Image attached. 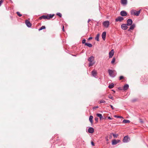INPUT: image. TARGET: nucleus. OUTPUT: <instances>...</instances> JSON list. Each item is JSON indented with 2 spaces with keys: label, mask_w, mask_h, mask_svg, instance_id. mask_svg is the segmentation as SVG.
<instances>
[{
  "label": "nucleus",
  "mask_w": 148,
  "mask_h": 148,
  "mask_svg": "<svg viewBox=\"0 0 148 148\" xmlns=\"http://www.w3.org/2000/svg\"><path fill=\"white\" fill-rule=\"evenodd\" d=\"M121 3L124 5H126L127 4V0H121Z\"/></svg>",
  "instance_id": "2eb2a0df"
},
{
  "label": "nucleus",
  "mask_w": 148,
  "mask_h": 148,
  "mask_svg": "<svg viewBox=\"0 0 148 148\" xmlns=\"http://www.w3.org/2000/svg\"><path fill=\"white\" fill-rule=\"evenodd\" d=\"M92 37H89V38H88V40H91V39H92Z\"/></svg>",
  "instance_id": "a19ab883"
},
{
  "label": "nucleus",
  "mask_w": 148,
  "mask_h": 148,
  "mask_svg": "<svg viewBox=\"0 0 148 148\" xmlns=\"http://www.w3.org/2000/svg\"><path fill=\"white\" fill-rule=\"evenodd\" d=\"M105 102H106V101H105L104 100H101L100 101L99 103H105Z\"/></svg>",
  "instance_id": "c756f323"
},
{
  "label": "nucleus",
  "mask_w": 148,
  "mask_h": 148,
  "mask_svg": "<svg viewBox=\"0 0 148 148\" xmlns=\"http://www.w3.org/2000/svg\"><path fill=\"white\" fill-rule=\"evenodd\" d=\"M115 61V58H113L112 59V60L111 62V63L112 64H113Z\"/></svg>",
  "instance_id": "7c9ffc66"
},
{
  "label": "nucleus",
  "mask_w": 148,
  "mask_h": 148,
  "mask_svg": "<svg viewBox=\"0 0 148 148\" xmlns=\"http://www.w3.org/2000/svg\"><path fill=\"white\" fill-rule=\"evenodd\" d=\"M127 26V24H123L121 25V28L125 30L128 28Z\"/></svg>",
  "instance_id": "20e7f679"
},
{
  "label": "nucleus",
  "mask_w": 148,
  "mask_h": 148,
  "mask_svg": "<svg viewBox=\"0 0 148 148\" xmlns=\"http://www.w3.org/2000/svg\"><path fill=\"white\" fill-rule=\"evenodd\" d=\"M123 122L124 123H129L130 122V121L129 120H124L123 121Z\"/></svg>",
  "instance_id": "393cba45"
},
{
  "label": "nucleus",
  "mask_w": 148,
  "mask_h": 148,
  "mask_svg": "<svg viewBox=\"0 0 148 148\" xmlns=\"http://www.w3.org/2000/svg\"><path fill=\"white\" fill-rule=\"evenodd\" d=\"M110 22L109 21H106L103 23V25L105 27L108 28Z\"/></svg>",
  "instance_id": "7ed1b4c3"
},
{
  "label": "nucleus",
  "mask_w": 148,
  "mask_h": 148,
  "mask_svg": "<svg viewBox=\"0 0 148 148\" xmlns=\"http://www.w3.org/2000/svg\"><path fill=\"white\" fill-rule=\"evenodd\" d=\"M120 15L123 16H125L127 15V13L125 11H122L120 12Z\"/></svg>",
  "instance_id": "6e6552de"
},
{
  "label": "nucleus",
  "mask_w": 148,
  "mask_h": 148,
  "mask_svg": "<svg viewBox=\"0 0 148 148\" xmlns=\"http://www.w3.org/2000/svg\"><path fill=\"white\" fill-rule=\"evenodd\" d=\"M140 122L141 123H143V121H142L141 120H140Z\"/></svg>",
  "instance_id": "de8ad7c7"
},
{
  "label": "nucleus",
  "mask_w": 148,
  "mask_h": 148,
  "mask_svg": "<svg viewBox=\"0 0 148 148\" xmlns=\"http://www.w3.org/2000/svg\"><path fill=\"white\" fill-rule=\"evenodd\" d=\"M16 14H17V15L20 17L21 16H22V15L21 14L20 12H16Z\"/></svg>",
  "instance_id": "c85d7f7f"
},
{
  "label": "nucleus",
  "mask_w": 148,
  "mask_h": 148,
  "mask_svg": "<svg viewBox=\"0 0 148 148\" xmlns=\"http://www.w3.org/2000/svg\"><path fill=\"white\" fill-rule=\"evenodd\" d=\"M106 32H103L102 34V37L103 40H105L106 39Z\"/></svg>",
  "instance_id": "9b49d317"
},
{
  "label": "nucleus",
  "mask_w": 148,
  "mask_h": 148,
  "mask_svg": "<svg viewBox=\"0 0 148 148\" xmlns=\"http://www.w3.org/2000/svg\"><path fill=\"white\" fill-rule=\"evenodd\" d=\"M115 117H117L118 118H123V117L121 116H117L116 115L115 116Z\"/></svg>",
  "instance_id": "c9c22d12"
},
{
  "label": "nucleus",
  "mask_w": 148,
  "mask_h": 148,
  "mask_svg": "<svg viewBox=\"0 0 148 148\" xmlns=\"http://www.w3.org/2000/svg\"><path fill=\"white\" fill-rule=\"evenodd\" d=\"M111 108H112V110H114V108L113 107V106H112V105H110Z\"/></svg>",
  "instance_id": "58836bf2"
},
{
  "label": "nucleus",
  "mask_w": 148,
  "mask_h": 148,
  "mask_svg": "<svg viewBox=\"0 0 148 148\" xmlns=\"http://www.w3.org/2000/svg\"><path fill=\"white\" fill-rule=\"evenodd\" d=\"M86 40L85 39H84L82 41V43L83 44H85L86 43Z\"/></svg>",
  "instance_id": "72a5a7b5"
},
{
  "label": "nucleus",
  "mask_w": 148,
  "mask_h": 148,
  "mask_svg": "<svg viewBox=\"0 0 148 148\" xmlns=\"http://www.w3.org/2000/svg\"><path fill=\"white\" fill-rule=\"evenodd\" d=\"M108 119H111V118H110V116H108Z\"/></svg>",
  "instance_id": "49530a36"
},
{
  "label": "nucleus",
  "mask_w": 148,
  "mask_h": 148,
  "mask_svg": "<svg viewBox=\"0 0 148 148\" xmlns=\"http://www.w3.org/2000/svg\"><path fill=\"white\" fill-rule=\"evenodd\" d=\"M98 108V106H97V107H95L93 108V109H95L96 108Z\"/></svg>",
  "instance_id": "37998d69"
},
{
  "label": "nucleus",
  "mask_w": 148,
  "mask_h": 148,
  "mask_svg": "<svg viewBox=\"0 0 148 148\" xmlns=\"http://www.w3.org/2000/svg\"><path fill=\"white\" fill-rule=\"evenodd\" d=\"M114 54V51L113 49H112L109 53V58H111L113 56Z\"/></svg>",
  "instance_id": "ddd939ff"
},
{
  "label": "nucleus",
  "mask_w": 148,
  "mask_h": 148,
  "mask_svg": "<svg viewBox=\"0 0 148 148\" xmlns=\"http://www.w3.org/2000/svg\"><path fill=\"white\" fill-rule=\"evenodd\" d=\"M132 20L131 19H129L127 21V24L128 26H130L132 25Z\"/></svg>",
  "instance_id": "423d86ee"
},
{
  "label": "nucleus",
  "mask_w": 148,
  "mask_h": 148,
  "mask_svg": "<svg viewBox=\"0 0 148 148\" xmlns=\"http://www.w3.org/2000/svg\"><path fill=\"white\" fill-rule=\"evenodd\" d=\"M3 0H1L0 1V6H1V4L3 3Z\"/></svg>",
  "instance_id": "4c0bfd02"
},
{
  "label": "nucleus",
  "mask_w": 148,
  "mask_h": 148,
  "mask_svg": "<svg viewBox=\"0 0 148 148\" xmlns=\"http://www.w3.org/2000/svg\"><path fill=\"white\" fill-rule=\"evenodd\" d=\"M124 78V77L123 76H120L119 77V79L120 80H121L122 79H123Z\"/></svg>",
  "instance_id": "f704fd0d"
},
{
  "label": "nucleus",
  "mask_w": 148,
  "mask_h": 148,
  "mask_svg": "<svg viewBox=\"0 0 148 148\" xmlns=\"http://www.w3.org/2000/svg\"><path fill=\"white\" fill-rule=\"evenodd\" d=\"M99 36H100L99 34H97L96 37L95 38V40L98 41H99Z\"/></svg>",
  "instance_id": "412c9836"
},
{
  "label": "nucleus",
  "mask_w": 148,
  "mask_h": 148,
  "mask_svg": "<svg viewBox=\"0 0 148 148\" xmlns=\"http://www.w3.org/2000/svg\"><path fill=\"white\" fill-rule=\"evenodd\" d=\"M25 23L27 26L28 27H31L32 24L28 20H26Z\"/></svg>",
  "instance_id": "1a4fd4ad"
},
{
  "label": "nucleus",
  "mask_w": 148,
  "mask_h": 148,
  "mask_svg": "<svg viewBox=\"0 0 148 148\" xmlns=\"http://www.w3.org/2000/svg\"><path fill=\"white\" fill-rule=\"evenodd\" d=\"M130 26V28L128 29V31L129 32H131V30H133L135 27V25L134 24H133Z\"/></svg>",
  "instance_id": "f8f14e48"
},
{
  "label": "nucleus",
  "mask_w": 148,
  "mask_h": 148,
  "mask_svg": "<svg viewBox=\"0 0 148 148\" xmlns=\"http://www.w3.org/2000/svg\"><path fill=\"white\" fill-rule=\"evenodd\" d=\"M113 135L114 138H116L118 136V135L117 134H113Z\"/></svg>",
  "instance_id": "2f4dec72"
},
{
  "label": "nucleus",
  "mask_w": 148,
  "mask_h": 148,
  "mask_svg": "<svg viewBox=\"0 0 148 148\" xmlns=\"http://www.w3.org/2000/svg\"><path fill=\"white\" fill-rule=\"evenodd\" d=\"M114 87V84L113 83H112L110 84L109 86L108 87L110 88H113Z\"/></svg>",
  "instance_id": "b1692460"
},
{
  "label": "nucleus",
  "mask_w": 148,
  "mask_h": 148,
  "mask_svg": "<svg viewBox=\"0 0 148 148\" xmlns=\"http://www.w3.org/2000/svg\"><path fill=\"white\" fill-rule=\"evenodd\" d=\"M98 118H97V117H96L95 119V121L96 122H98Z\"/></svg>",
  "instance_id": "e433bc0d"
},
{
  "label": "nucleus",
  "mask_w": 148,
  "mask_h": 148,
  "mask_svg": "<svg viewBox=\"0 0 148 148\" xmlns=\"http://www.w3.org/2000/svg\"><path fill=\"white\" fill-rule=\"evenodd\" d=\"M129 139V138L127 136H125L124 137V138L123 139V141L124 143H127L128 142Z\"/></svg>",
  "instance_id": "0eeeda50"
},
{
  "label": "nucleus",
  "mask_w": 148,
  "mask_h": 148,
  "mask_svg": "<svg viewBox=\"0 0 148 148\" xmlns=\"http://www.w3.org/2000/svg\"><path fill=\"white\" fill-rule=\"evenodd\" d=\"M108 72L110 76L112 77H114L116 74V71L114 70L109 69Z\"/></svg>",
  "instance_id": "f257e3e1"
},
{
  "label": "nucleus",
  "mask_w": 148,
  "mask_h": 148,
  "mask_svg": "<svg viewBox=\"0 0 148 148\" xmlns=\"http://www.w3.org/2000/svg\"><path fill=\"white\" fill-rule=\"evenodd\" d=\"M62 30L63 31H64V26H63V27H62Z\"/></svg>",
  "instance_id": "79ce46f5"
},
{
  "label": "nucleus",
  "mask_w": 148,
  "mask_h": 148,
  "mask_svg": "<svg viewBox=\"0 0 148 148\" xmlns=\"http://www.w3.org/2000/svg\"><path fill=\"white\" fill-rule=\"evenodd\" d=\"M89 65H92V64H90Z\"/></svg>",
  "instance_id": "09e8293b"
},
{
  "label": "nucleus",
  "mask_w": 148,
  "mask_h": 148,
  "mask_svg": "<svg viewBox=\"0 0 148 148\" xmlns=\"http://www.w3.org/2000/svg\"><path fill=\"white\" fill-rule=\"evenodd\" d=\"M85 45L89 47H91L92 46V44L88 43H85Z\"/></svg>",
  "instance_id": "5701e85b"
},
{
  "label": "nucleus",
  "mask_w": 148,
  "mask_h": 148,
  "mask_svg": "<svg viewBox=\"0 0 148 148\" xmlns=\"http://www.w3.org/2000/svg\"><path fill=\"white\" fill-rule=\"evenodd\" d=\"M106 138V141H108V137H107Z\"/></svg>",
  "instance_id": "c03bdc74"
},
{
  "label": "nucleus",
  "mask_w": 148,
  "mask_h": 148,
  "mask_svg": "<svg viewBox=\"0 0 148 148\" xmlns=\"http://www.w3.org/2000/svg\"><path fill=\"white\" fill-rule=\"evenodd\" d=\"M92 74L94 77L96 78V76L97 74V71L95 70L92 71Z\"/></svg>",
  "instance_id": "dca6fc26"
},
{
  "label": "nucleus",
  "mask_w": 148,
  "mask_h": 148,
  "mask_svg": "<svg viewBox=\"0 0 148 148\" xmlns=\"http://www.w3.org/2000/svg\"><path fill=\"white\" fill-rule=\"evenodd\" d=\"M91 143L92 145V146H94V145H95L94 143L93 142H92V141L91 142Z\"/></svg>",
  "instance_id": "ea45409f"
},
{
  "label": "nucleus",
  "mask_w": 148,
  "mask_h": 148,
  "mask_svg": "<svg viewBox=\"0 0 148 148\" xmlns=\"http://www.w3.org/2000/svg\"><path fill=\"white\" fill-rule=\"evenodd\" d=\"M129 85L127 84H125L123 87V89L125 90H127L129 88Z\"/></svg>",
  "instance_id": "aec40b11"
},
{
  "label": "nucleus",
  "mask_w": 148,
  "mask_h": 148,
  "mask_svg": "<svg viewBox=\"0 0 148 148\" xmlns=\"http://www.w3.org/2000/svg\"><path fill=\"white\" fill-rule=\"evenodd\" d=\"M90 19H89L88 21V23L90 21Z\"/></svg>",
  "instance_id": "a18cd8bd"
},
{
  "label": "nucleus",
  "mask_w": 148,
  "mask_h": 148,
  "mask_svg": "<svg viewBox=\"0 0 148 148\" xmlns=\"http://www.w3.org/2000/svg\"><path fill=\"white\" fill-rule=\"evenodd\" d=\"M124 18L123 17L119 16L117 18L115 19V21L116 22L119 21L121 22L123 20Z\"/></svg>",
  "instance_id": "39448f33"
},
{
  "label": "nucleus",
  "mask_w": 148,
  "mask_h": 148,
  "mask_svg": "<svg viewBox=\"0 0 148 148\" xmlns=\"http://www.w3.org/2000/svg\"><path fill=\"white\" fill-rule=\"evenodd\" d=\"M56 15L59 16L60 17H61L62 16V15L61 13L59 12H58L56 14Z\"/></svg>",
  "instance_id": "cd10ccee"
},
{
  "label": "nucleus",
  "mask_w": 148,
  "mask_h": 148,
  "mask_svg": "<svg viewBox=\"0 0 148 148\" xmlns=\"http://www.w3.org/2000/svg\"><path fill=\"white\" fill-rule=\"evenodd\" d=\"M108 97L109 98H110V99L112 100H113L114 99L113 98V97L112 96H111V95H110L109 96H108Z\"/></svg>",
  "instance_id": "473e14b6"
},
{
  "label": "nucleus",
  "mask_w": 148,
  "mask_h": 148,
  "mask_svg": "<svg viewBox=\"0 0 148 148\" xmlns=\"http://www.w3.org/2000/svg\"><path fill=\"white\" fill-rule=\"evenodd\" d=\"M94 57L93 56H91L89 58L88 60V61H90V62H92L93 60L94 59Z\"/></svg>",
  "instance_id": "6ab92c4d"
},
{
  "label": "nucleus",
  "mask_w": 148,
  "mask_h": 148,
  "mask_svg": "<svg viewBox=\"0 0 148 148\" xmlns=\"http://www.w3.org/2000/svg\"><path fill=\"white\" fill-rule=\"evenodd\" d=\"M48 19V16L44 15H42L40 17V18H39L40 19Z\"/></svg>",
  "instance_id": "f3484780"
},
{
  "label": "nucleus",
  "mask_w": 148,
  "mask_h": 148,
  "mask_svg": "<svg viewBox=\"0 0 148 148\" xmlns=\"http://www.w3.org/2000/svg\"><path fill=\"white\" fill-rule=\"evenodd\" d=\"M97 116L99 117L100 120L104 119L103 117L102 116V115L101 114L97 113Z\"/></svg>",
  "instance_id": "a211bd4d"
},
{
  "label": "nucleus",
  "mask_w": 148,
  "mask_h": 148,
  "mask_svg": "<svg viewBox=\"0 0 148 148\" xmlns=\"http://www.w3.org/2000/svg\"><path fill=\"white\" fill-rule=\"evenodd\" d=\"M45 27L44 26H42L41 27H40L39 29L38 30L40 31L43 29H45Z\"/></svg>",
  "instance_id": "bb28decb"
},
{
  "label": "nucleus",
  "mask_w": 148,
  "mask_h": 148,
  "mask_svg": "<svg viewBox=\"0 0 148 148\" xmlns=\"http://www.w3.org/2000/svg\"><path fill=\"white\" fill-rule=\"evenodd\" d=\"M93 117L92 116H90L89 117V120L90 123L92 124L93 123L92 119Z\"/></svg>",
  "instance_id": "4be33fe9"
},
{
  "label": "nucleus",
  "mask_w": 148,
  "mask_h": 148,
  "mask_svg": "<svg viewBox=\"0 0 148 148\" xmlns=\"http://www.w3.org/2000/svg\"><path fill=\"white\" fill-rule=\"evenodd\" d=\"M119 140H113L112 141V144L113 145H115L119 143Z\"/></svg>",
  "instance_id": "4468645a"
},
{
  "label": "nucleus",
  "mask_w": 148,
  "mask_h": 148,
  "mask_svg": "<svg viewBox=\"0 0 148 148\" xmlns=\"http://www.w3.org/2000/svg\"><path fill=\"white\" fill-rule=\"evenodd\" d=\"M94 130L93 128L92 127H90L88 130V133L92 134L94 132Z\"/></svg>",
  "instance_id": "9d476101"
},
{
  "label": "nucleus",
  "mask_w": 148,
  "mask_h": 148,
  "mask_svg": "<svg viewBox=\"0 0 148 148\" xmlns=\"http://www.w3.org/2000/svg\"><path fill=\"white\" fill-rule=\"evenodd\" d=\"M54 14H53L52 15H51V14H49V16H48V19H49L51 18H52L54 16Z\"/></svg>",
  "instance_id": "a878e982"
},
{
  "label": "nucleus",
  "mask_w": 148,
  "mask_h": 148,
  "mask_svg": "<svg viewBox=\"0 0 148 148\" xmlns=\"http://www.w3.org/2000/svg\"><path fill=\"white\" fill-rule=\"evenodd\" d=\"M140 13V10L136 11L135 10H132L131 11V13L132 15H133L136 16L139 15Z\"/></svg>",
  "instance_id": "f03ea898"
}]
</instances>
